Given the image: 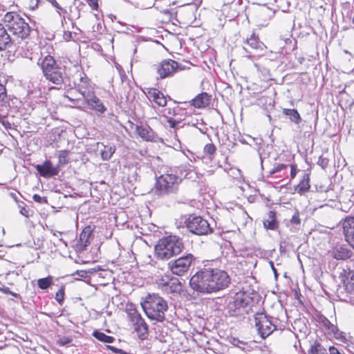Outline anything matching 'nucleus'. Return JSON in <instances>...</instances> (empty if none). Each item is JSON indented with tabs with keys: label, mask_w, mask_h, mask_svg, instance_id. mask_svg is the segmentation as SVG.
<instances>
[{
	"label": "nucleus",
	"mask_w": 354,
	"mask_h": 354,
	"mask_svg": "<svg viewBox=\"0 0 354 354\" xmlns=\"http://www.w3.org/2000/svg\"><path fill=\"white\" fill-rule=\"evenodd\" d=\"M258 296L252 289V292L245 291L243 289L236 292L234 296L230 297L225 308L226 315L230 317H238L243 315L248 306L251 307V310L254 312L253 308L254 299Z\"/></svg>",
	"instance_id": "obj_1"
},
{
	"label": "nucleus",
	"mask_w": 354,
	"mask_h": 354,
	"mask_svg": "<svg viewBox=\"0 0 354 354\" xmlns=\"http://www.w3.org/2000/svg\"><path fill=\"white\" fill-rule=\"evenodd\" d=\"M78 92L84 97L86 104L97 112L103 113L106 110L100 100L95 95V88L85 74H80V81L76 85Z\"/></svg>",
	"instance_id": "obj_2"
},
{
	"label": "nucleus",
	"mask_w": 354,
	"mask_h": 354,
	"mask_svg": "<svg viewBox=\"0 0 354 354\" xmlns=\"http://www.w3.org/2000/svg\"><path fill=\"white\" fill-rule=\"evenodd\" d=\"M141 304L149 319L160 322L164 321L168 306L163 298L155 294L149 295Z\"/></svg>",
	"instance_id": "obj_3"
},
{
	"label": "nucleus",
	"mask_w": 354,
	"mask_h": 354,
	"mask_svg": "<svg viewBox=\"0 0 354 354\" xmlns=\"http://www.w3.org/2000/svg\"><path fill=\"white\" fill-rule=\"evenodd\" d=\"M183 248L182 240L176 236H169L160 239L155 247L157 258L165 260L178 254Z\"/></svg>",
	"instance_id": "obj_4"
},
{
	"label": "nucleus",
	"mask_w": 354,
	"mask_h": 354,
	"mask_svg": "<svg viewBox=\"0 0 354 354\" xmlns=\"http://www.w3.org/2000/svg\"><path fill=\"white\" fill-rule=\"evenodd\" d=\"M3 21L6 28L12 35L21 39L30 35L31 29L29 24L18 13L8 12L4 15Z\"/></svg>",
	"instance_id": "obj_5"
},
{
	"label": "nucleus",
	"mask_w": 354,
	"mask_h": 354,
	"mask_svg": "<svg viewBox=\"0 0 354 354\" xmlns=\"http://www.w3.org/2000/svg\"><path fill=\"white\" fill-rule=\"evenodd\" d=\"M181 176L176 170L170 169L156 178L155 192L159 196L174 193L178 189Z\"/></svg>",
	"instance_id": "obj_6"
},
{
	"label": "nucleus",
	"mask_w": 354,
	"mask_h": 354,
	"mask_svg": "<svg viewBox=\"0 0 354 354\" xmlns=\"http://www.w3.org/2000/svg\"><path fill=\"white\" fill-rule=\"evenodd\" d=\"M44 76L50 82L61 87L64 82V71L51 55H46L40 63Z\"/></svg>",
	"instance_id": "obj_7"
},
{
	"label": "nucleus",
	"mask_w": 354,
	"mask_h": 354,
	"mask_svg": "<svg viewBox=\"0 0 354 354\" xmlns=\"http://www.w3.org/2000/svg\"><path fill=\"white\" fill-rule=\"evenodd\" d=\"M152 68L158 74V78L160 79L171 77L178 71L183 69L177 62L170 59H164L157 64H154Z\"/></svg>",
	"instance_id": "obj_8"
},
{
	"label": "nucleus",
	"mask_w": 354,
	"mask_h": 354,
	"mask_svg": "<svg viewBox=\"0 0 354 354\" xmlns=\"http://www.w3.org/2000/svg\"><path fill=\"white\" fill-rule=\"evenodd\" d=\"M254 320L258 333L263 339L268 337L276 329V326L268 319L263 310L254 312Z\"/></svg>",
	"instance_id": "obj_9"
},
{
	"label": "nucleus",
	"mask_w": 354,
	"mask_h": 354,
	"mask_svg": "<svg viewBox=\"0 0 354 354\" xmlns=\"http://www.w3.org/2000/svg\"><path fill=\"white\" fill-rule=\"evenodd\" d=\"M128 318L133 330L140 339H145L148 335V326L141 315L135 309L128 312Z\"/></svg>",
	"instance_id": "obj_10"
},
{
	"label": "nucleus",
	"mask_w": 354,
	"mask_h": 354,
	"mask_svg": "<svg viewBox=\"0 0 354 354\" xmlns=\"http://www.w3.org/2000/svg\"><path fill=\"white\" fill-rule=\"evenodd\" d=\"M186 226L190 232L199 236L212 232L207 221L201 216L189 217L186 221Z\"/></svg>",
	"instance_id": "obj_11"
},
{
	"label": "nucleus",
	"mask_w": 354,
	"mask_h": 354,
	"mask_svg": "<svg viewBox=\"0 0 354 354\" xmlns=\"http://www.w3.org/2000/svg\"><path fill=\"white\" fill-rule=\"evenodd\" d=\"M56 280L58 281V279ZM37 283L39 288H49L50 286H60L61 288H63L64 286L68 285L69 283H76L75 284V286L82 287L85 283V281L72 276H67L59 280V283H55L53 281V277L48 276L45 278L39 279Z\"/></svg>",
	"instance_id": "obj_12"
},
{
	"label": "nucleus",
	"mask_w": 354,
	"mask_h": 354,
	"mask_svg": "<svg viewBox=\"0 0 354 354\" xmlns=\"http://www.w3.org/2000/svg\"><path fill=\"white\" fill-rule=\"evenodd\" d=\"M193 259L194 257L191 254L181 257L178 259L169 263L170 270L173 274L181 275L184 272H187Z\"/></svg>",
	"instance_id": "obj_13"
},
{
	"label": "nucleus",
	"mask_w": 354,
	"mask_h": 354,
	"mask_svg": "<svg viewBox=\"0 0 354 354\" xmlns=\"http://www.w3.org/2000/svg\"><path fill=\"white\" fill-rule=\"evenodd\" d=\"M230 283V277L225 271L210 270L209 285H212L214 287L227 288Z\"/></svg>",
	"instance_id": "obj_14"
},
{
	"label": "nucleus",
	"mask_w": 354,
	"mask_h": 354,
	"mask_svg": "<svg viewBox=\"0 0 354 354\" xmlns=\"http://www.w3.org/2000/svg\"><path fill=\"white\" fill-rule=\"evenodd\" d=\"M210 270L198 272L195 274L189 280L191 288H215L209 285Z\"/></svg>",
	"instance_id": "obj_15"
},
{
	"label": "nucleus",
	"mask_w": 354,
	"mask_h": 354,
	"mask_svg": "<svg viewBox=\"0 0 354 354\" xmlns=\"http://www.w3.org/2000/svg\"><path fill=\"white\" fill-rule=\"evenodd\" d=\"M343 232L346 241L354 249V216H347L342 221Z\"/></svg>",
	"instance_id": "obj_16"
},
{
	"label": "nucleus",
	"mask_w": 354,
	"mask_h": 354,
	"mask_svg": "<svg viewBox=\"0 0 354 354\" xmlns=\"http://www.w3.org/2000/svg\"><path fill=\"white\" fill-rule=\"evenodd\" d=\"M35 168L39 174L44 178L57 176L60 170L57 166H53L50 160L45 161L42 165H37Z\"/></svg>",
	"instance_id": "obj_17"
},
{
	"label": "nucleus",
	"mask_w": 354,
	"mask_h": 354,
	"mask_svg": "<svg viewBox=\"0 0 354 354\" xmlns=\"http://www.w3.org/2000/svg\"><path fill=\"white\" fill-rule=\"evenodd\" d=\"M92 230L90 226L86 227L80 233L79 240L76 244V249L78 251L84 250L91 243Z\"/></svg>",
	"instance_id": "obj_18"
},
{
	"label": "nucleus",
	"mask_w": 354,
	"mask_h": 354,
	"mask_svg": "<svg viewBox=\"0 0 354 354\" xmlns=\"http://www.w3.org/2000/svg\"><path fill=\"white\" fill-rule=\"evenodd\" d=\"M156 283L158 286L165 288H176L182 286L179 278L167 274L158 277Z\"/></svg>",
	"instance_id": "obj_19"
},
{
	"label": "nucleus",
	"mask_w": 354,
	"mask_h": 354,
	"mask_svg": "<svg viewBox=\"0 0 354 354\" xmlns=\"http://www.w3.org/2000/svg\"><path fill=\"white\" fill-rule=\"evenodd\" d=\"M14 41L8 34L6 26L0 23V51L12 47Z\"/></svg>",
	"instance_id": "obj_20"
},
{
	"label": "nucleus",
	"mask_w": 354,
	"mask_h": 354,
	"mask_svg": "<svg viewBox=\"0 0 354 354\" xmlns=\"http://www.w3.org/2000/svg\"><path fill=\"white\" fill-rule=\"evenodd\" d=\"M147 97L160 106H165L167 104L165 96L156 88H151L147 90Z\"/></svg>",
	"instance_id": "obj_21"
},
{
	"label": "nucleus",
	"mask_w": 354,
	"mask_h": 354,
	"mask_svg": "<svg viewBox=\"0 0 354 354\" xmlns=\"http://www.w3.org/2000/svg\"><path fill=\"white\" fill-rule=\"evenodd\" d=\"M136 132L140 138L146 141H153L156 138L152 129L147 125L136 126Z\"/></svg>",
	"instance_id": "obj_22"
},
{
	"label": "nucleus",
	"mask_w": 354,
	"mask_h": 354,
	"mask_svg": "<svg viewBox=\"0 0 354 354\" xmlns=\"http://www.w3.org/2000/svg\"><path fill=\"white\" fill-rule=\"evenodd\" d=\"M244 44H248L252 49L257 53H262L266 48L264 44L259 40V37L254 33H252L250 37L247 38Z\"/></svg>",
	"instance_id": "obj_23"
},
{
	"label": "nucleus",
	"mask_w": 354,
	"mask_h": 354,
	"mask_svg": "<svg viewBox=\"0 0 354 354\" xmlns=\"http://www.w3.org/2000/svg\"><path fill=\"white\" fill-rule=\"evenodd\" d=\"M329 254L335 259L346 260L351 257V252L348 248L341 246L329 251Z\"/></svg>",
	"instance_id": "obj_24"
},
{
	"label": "nucleus",
	"mask_w": 354,
	"mask_h": 354,
	"mask_svg": "<svg viewBox=\"0 0 354 354\" xmlns=\"http://www.w3.org/2000/svg\"><path fill=\"white\" fill-rule=\"evenodd\" d=\"M210 99L211 96L207 93H201L192 100V104L198 109L204 108L209 104Z\"/></svg>",
	"instance_id": "obj_25"
},
{
	"label": "nucleus",
	"mask_w": 354,
	"mask_h": 354,
	"mask_svg": "<svg viewBox=\"0 0 354 354\" xmlns=\"http://www.w3.org/2000/svg\"><path fill=\"white\" fill-rule=\"evenodd\" d=\"M97 147L100 149L101 157L104 160H109L115 151V147L113 145H104L103 143L98 142Z\"/></svg>",
	"instance_id": "obj_26"
},
{
	"label": "nucleus",
	"mask_w": 354,
	"mask_h": 354,
	"mask_svg": "<svg viewBox=\"0 0 354 354\" xmlns=\"http://www.w3.org/2000/svg\"><path fill=\"white\" fill-rule=\"evenodd\" d=\"M339 279L345 288H354V271L343 270L340 274Z\"/></svg>",
	"instance_id": "obj_27"
},
{
	"label": "nucleus",
	"mask_w": 354,
	"mask_h": 354,
	"mask_svg": "<svg viewBox=\"0 0 354 354\" xmlns=\"http://www.w3.org/2000/svg\"><path fill=\"white\" fill-rule=\"evenodd\" d=\"M263 225L266 229L276 230L278 227V223L276 219V213L273 211H270L266 217L263 220Z\"/></svg>",
	"instance_id": "obj_28"
},
{
	"label": "nucleus",
	"mask_w": 354,
	"mask_h": 354,
	"mask_svg": "<svg viewBox=\"0 0 354 354\" xmlns=\"http://www.w3.org/2000/svg\"><path fill=\"white\" fill-rule=\"evenodd\" d=\"M337 297L339 300L346 302L354 301V289H337Z\"/></svg>",
	"instance_id": "obj_29"
},
{
	"label": "nucleus",
	"mask_w": 354,
	"mask_h": 354,
	"mask_svg": "<svg viewBox=\"0 0 354 354\" xmlns=\"http://www.w3.org/2000/svg\"><path fill=\"white\" fill-rule=\"evenodd\" d=\"M310 177L309 174H305L303 176V178L301 180L300 183L297 186L296 190L298 193L302 194L304 193L310 189Z\"/></svg>",
	"instance_id": "obj_30"
},
{
	"label": "nucleus",
	"mask_w": 354,
	"mask_h": 354,
	"mask_svg": "<svg viewBox=\"0 0 354 354\" xmlns=\"http://www.w3.org/2000/svg\"><path fill=\"white\" fill-rule=\"evenodd\" d=\"M283 113L288 116L290 120L296 124H299L301 121L300 115L296 109H283Z\"/></svg>",
	"instance_id": "obj_31"
},
{
	"label": "nucleus",
	"mask_w": 354,
	"mask_h": 354,
	"mask_svg": "<svg viewBox=\"0 0 354 354\" xmlns=\"http://www.w3.org/2000/svg\"><path fill=\"white\" fill-rule=\"evenodd\" d=\"M93 336L97 340L105 343H112L115 339L113 337L106 335L105 333L98 330H95L93 333Z\"/></svg>",
	"instance_id": "obj_32"
},
{
	"label": "nucleus",
	"mask_w": 354,
	"mask_h": 354,
	"mask_svg": "<svg viewBox=\"0 0 354 354\" xmlns=\"http://www.w3.org/2000/svg\"><path fill=\"white\" fill-rule=\"evenodd\" d=\"M308 354H327L326 349L319 342H315L308 350Z\"/></svg>",
	"instance_id": "obj_33"
},
{
	"label": "nucleus",
	"mask_w": 354,
	"mask_h": 354,
	"mask_svg": "<svg viewBox=\"0 0 354 354\" xmlns=\"http://www.w3.org/2000/svg\"><path fill=\"white\" fill-rule=\"evenodd\" d=\"M68 151L66 150L60 151L58 155V163L57 165L58 168L59 169V167L68 164Z\"/></svg>",
	"instance_id": "obj_34"
},
{
	"label": "nucleus",
	"mask_w": 354,
	"mask_h": 354,
	"mask_svg": "<svg viewBox=\"0 0 354 354\" xmlns=\"http://www.w3.org/2000/svg\"><path fill=\"white\" fill-rule=\"evenodd\" d=\"M8 103V99L6 93V87L0 84V106H6Z\"/></svg>",
	"instance_id": "obj_35"
},
{
	"label": "nucleus",
	"mask_w": 354,
	"mask_h": 354,
	"mask_svg": "<svg viewBox=\"0 0 354 354\" xmlns=\"http://www.w3.org/2000/svg\"><path fill=\"white\" fill-rule=\"evenodd\" d=\"M288 165L285 164H277L274 167L269 171L270 175H274L277 173H280L282 171L286 170Z\"/></svg>",
	"instance_id": "obj_36"
},
{
	"label": "nucleus",
	"mask_w": 354,
	"mask_h": 354,
	"mask_svg": "<svg viewBox=\"0 0 354 354\" xmlns=\"http://www.w3.org/2000/svg\"><path fill=\"white\" fill-rule=\"evenodd\" d=\"M203 151L205 154L213 155L216 151V147L213 143H209L204 147Z\"/></svg>",
	"instance_id": "obj_37"
},
{
	"label": "nucleus",
	"mask_w": 354,
	"mask_h": 354,
	"mask_svg": "<svg viewBox=\"0 0 354 354\" xmlns=\"http://www.w3.org/2000/svg\"><path fill=\"white\" fill-rule=\"evenodd\" d=\"M19 213L24 216L26 218H28L32 215V211L28 209H26L25 207L21 206V205H19Z\"/></svg>",
	"instance_id": "obj_38"
},
{
	"label": "nucleus",
	"mask_w": 354,
	"mask_h": 354,
	"mask_svg": "<svg viewBox=\"0 0 354 354\" xmlns=\"http://www.w3.org/2000/svg\"><path fill=\"white\" fill-rule=\"evenodd\" d=\"M328 330V333L336 336L338 333V328L336 326L330 324L328 321H327V324H325Z\"/></svg>",
	"instance_id": "obj_39"
},
{
	"label": "nucleus",
	"mask_w": 354,
	"mask_h": 354,
	"mask_svg": "<svg viewBox=\"0 0 354 354\" xmlns=\"http://www.w3.org/2000/svg\"><path fill=\"white\" fill-rule=\"evenodd\" d=\"M64 289H59L55 295V299L58 301L59 304H62L64 301Z\"/></svg>",
	"instance_id": "obj_40"
},
{
	"label": "nucleus",
	"mask_w": 354,
	"mask_h": 354,
	"mask_svg": "<svg viewBox=\"0 0 354 354\" xmlns=\"http://www.w3.org/2000/svg\"><path fill=\"white\" fill-rule=\"evenodd\" d=\"M300 218H299V214L298 212H296L294 215L292 216L290 219V223L294 225H299L300 224Z\"/></svg>",
	"instance_id": "obj_41"
},
{
	"label": "nucleus",
	"mask_w": 354,
	"mask_h": 354,
	"mask_svg": "<svg viewBox=\"0 0 354 354\" xmlns=\"http://www.w3.org/2000/svg\"><path fill=\"white\" fill-rule=\"evenodd\" d=\"M28 6L30 10H35L37 8L39 0H26Z\"/></svg>",
	"instance_id": "obj_42"
},
{
	"label": "nucleus",
	"mask_w": 354,
	"mask_h": 354,
	"mask_svg": "<svg viewBox=\"0 0 354 354\" xmlns=\"http://www.w3.org/2000/svg\"><path fill=\"white\" fill-rule=\"evenodd\" d=\"M86 1L93 10L98 9V0H86Z\"/></svg>",
	"instance_id": "obj_43"
},
{
	"label": "nucleus",
	"mask_w": 354,
	"mask_h": 354,
	"mask_svg": "<svg viewBox=\"0 0 354 354\" xmlns=\"http://www.w3.org/2000/svg\"><path fill=\"white\" fill-rule=\"evenodd\" d=\"M33 200L39 203H47V199L45 197H41L38 194H34L32 196Z\"/></svg>",
	"instance_id": "obj_44"
},
{
	"label": "nucleus",
	"mask_w": 354,
	"mask_h": 354,
	"mask_svg": "<svg viewBox=\"0 0 354 354\" xmlns=\"http://www.w3.org/2000/svg\"><path fill=\"white\" fill-rule=\"evenodd\" d=\"M167 122L171 128H175L176 124L180 123V120H174L171 118H168Z\"/></svg>",
	"instance_id": "obj_45"
},
{
	"label": "nucleus",
	"mask_w": 354,
	"mask_h": 354,
	"mask_svg": "<svg viewBox=\"0 0 354 354\" xmlns=\"http://www.w3.org/2000/svg\"><path fill=\"white\" fill-rule=\"evenodd\" d=\"M190 290L194 291V290H199L201 293H211L213 292H215L216 290H219L220 289H189Z\"/></svg>",
	"instance_id": "obj_46"
},
{
	"label": "nucleus",
	"mask_w": 354,
	"mask_h": 354,
	"mask_svg": "<svg viewBox=\"0 0 354 354\" xmlns=\"http://www.w3.org/2000/svg\"><path fill=\"white\" fill-rule=\"evenodd\" d=\"M0 290L2 291L3 293H4V294H10V295L14 296L16 298H19L20 297L19 294L16 293V292H13L10 291V289H0Z\"/></svg>",
	"instance_id": "obj_47"
},
{
	"label": "nucleus",
	"mask_w": 354,
	"mask_h": 354,
	"mask_svg": "<svg viewBox=\"0 0 354 354\" xmlns=\"http://www.w3.org/2000/svg\"><path fill=\"white\" fill-rule=\"evenodd\" d=\"M317 163H318V165H320L323 169H324V168L326 167V165H327V164H328V162H327V160H326L325 158H322V156H320V157H319V160H318V162H317Z\"/></svg>",
	"instance_id": "obj_48"
},
{
	"label": "nucleus",
	"mask_w": 354,
	"mask_h": 354,
	"mask_svg": "<svg viewBox=\"0 0 354 354\" xmlns=\"http://www.w3.org/2000/svg\"><path fill=\"white\" fill-rule=\"evenodd\" d=\"M50 3L57 9V12L60 14V11H62L63 8L59 5V3L55 0H51Z\"/></svg>",
	"instance_id": "obj_49"
},
{
	"label": "nucleus",
	"mask_w": 354,
	"mask_h": 354,
	"mask_svg": "<svg viewBox=\"0 0 354 354\" xmlns=\"http://www.w3.org/2000/svg\"><path fill=\"white\" fill-rule=\"evenodd\" d=\"M187 292V289H174L173 292L174 293H178L180 295L185 296L186 292Z\"/></svg>",
	"instance_id": "obj_50"
},
{
	"label": "nucleus",
	"mask_w": 354,
	"mask_h": 354,
	"mask_svg": "<svg viewBox=\"0 0 354 354\" xmlns=\"http://www.w3.org/2000/svg\"><path fill=\"white\" fill-rule=\"evenodd\" d=\"M63 38L66 41H70L72 39V32L70 31H65L63 35Z\"/></svg>",
	"instance_id": "obj_51"
},
{
	"label": "nucleus",
	"mask_w": 354,
	"mask_h": 354,
	"mask_svg": "<svg viewBox=\"0 0 354 354\" xmlns=\"http://www.w3.org/2000/svg\"><path fill=\"white\" fill-rule=\"evenodd\" d=\"M180 110V109L178 106L176 108H173V109L169 108L168 109V114L176 115L177 114V112Z\"/></svg>",
	"instance_id": "obj_52"
},
{
	"label": "nucleus",
	"mask_w": 354,
	"mask_h": 354,
	"mask_svg": "<svg viewBox=\"0 0 354 354\" xmlns=\"http://www.w3.org/2000/svg\"><path fill=\"white\" fill-rule=\"evenodd\" d=\"M290 176L292 178H294L297 174V167L294 165H291Z\"/></svg>",
	"instance_id": "obj_53"
},
{
	"label": "nucleus",
	"mask_w": 354,
	"mask_h": 354,
	"mask_svg": "<svg viewBox=\"0 0 354 354\" xmlns=\"http://www.w3.org/2000/svg\"><path fill=\"white\" fill-rule=\"evenodd\" d=\"M0 122L3 126L5 127L6 129H10L11 127V124L9 122L4 120L3 118H0Z\"/></svg>",
	"instance_id": "obj_54"
},
{
	"label": "nucleus",
	"mask_w": 354,
	"mask_h": 354,
	"mask_svg": "<svg viewBox=\"0 0 354 354\" xmlns=\"http://www.w3.org/2000/svg\"><path fill=\"white\" fill-rule=\"evenodd\" d=\"M108 348H109L110 350H111L113 353H118L119 354L120 352H122V349H120V348H115L114 346H108Z\"/></svg>",
	"instance_id": "obj_55"
},
{
	"label": "nucleus",
	"mask_w": 354,
	"mask_h": 354,
	"mask_svg": "<svg viewBox=\"0 0 354 354\" xmlns=\"http://www.w3.org/2000/svg\"><path fill=\"white\" fill-rule=\"evenodd\" d=\"M71 342V339H69L68 338H64V339H62L61 340V344L62 345H65L68 343H70Z\"/></svg>",
	"instance_id": "obj_56"
},
{
	"label": "nucleus",
	"mask_w": 354,
	"mask_h": 354,
	"mask_svg": "<svg viewBox=\"0 0 354 354\" xmlns=\"http://www.w3.org/2000/svg\"><path fill=\"white\" fill-rule=\"evenodd\" d=\"M50 232L51 233L53 234V235L55 237H57V234H62L63 232H59V231H55L53 230H50Z\"/></svg>",
	"instance_id": "obj_57"
},
{
	"label": "nucleus",
	"mask_w": 354,
	"mask_h": 354,
	"mask_svg": "<svg viewBox=\"0 0 354 354\" xmlns=\"http://www.w3.org/2000/svg\"><path fill=\"white\" fill-rule=\"evenodd\" d=\"M270 265H271V267H272V271L275 275V277H277V270L275 269V268L274 267V264L272 261H270Z\"/></svg>",
	"instance_id": "obj_58"
},
{
	"label": "nucleus",
	"mask_w": 354,
	"mask_h": 354,
	"mask_svg": "<svg viewBox=\"0 0 354 354\" xmlns=\"http://www.w3.org/2000/svg\"><path fill=\"white\" fill-rule=\"evenodd\" d=\"M59 241L62 243H63L65 247H67L68 244H67V242L66 241H64L63 239L60 238L59 239Z\"/></svg>",
	"instance_id": "obj_59"
},
{
	"label": "nucleus",
	"mask_w": 354,
	"mask_h": 354,
	"mask_svg": "<svg viewBox=\"0 0 354 354\" xmlns=\"http://www.w3.org/2000/svg\"><path fill=\"white\" fill-rule=\"evenodd\" d=\"M295 295L297 297L298 300H299V302L301 303L302 301H301V299L299 298L297 289H295Z\"/></svg>",
	"instance_id": "obj_60"
},
{
	"label": "nucleus",
	"mask_w": 354,
	"mask_h": 354,
	"mask_svg": "<svg viewBox=\"0 0 354 354\" xmlns=\"http://www.w3.org/2000/svg\"><path fill=\"white\" fill-rule=\"evenodd\" d=\"M74 17H75L77 19L80 18V12H79V11H77V14H75V15H74Z\"/></svg>",
	"instance_id": "obj_61"
},
{
	"label": "nucleus",
	"mask_w": 354,
	"mask_h": 354,
	"mask_svg": "<svg viewBox=\"0 0 354 354\" xmlns=\"http://www.w3.org/2000/svg\"><path fill=\"white\" fill-rule=\"evenodd\" d=\"M13 350L15 351V352H18V349L17 348H13Z\"/></svg>",
	"instance_id": "obj_62"
},
{
	"label": "nucleus",
	"mask_w": 354,
	"mask_h": 354,
	"mask_svg": "<svg viewBox=\"0 0 354 354\" xmlns=\"http://www.w3.org/2000/svg\"><path fill=\"white\" fill-rule=\"evenodd\" d=\"M82 272V274L81 275V277H84V275L85 274V272Z\"/></svg>",
	"instance_id": "obj_63"
},
{
	"label": "nucleus",
	"mask_w": 354,
	"mask_h": 354,
	"mask_svg": "<svg viewBox=\"0 0 354 354\" xmlns=\"http://www.w3.org/2000/svg\"><path fill=\"white\" fill-rule=\"evenodd\" d=\"M352 104H354V101H353V102L352 103Z\"/></svg>",
	"instance_id": "obj_64"
}]
</instances>
